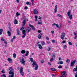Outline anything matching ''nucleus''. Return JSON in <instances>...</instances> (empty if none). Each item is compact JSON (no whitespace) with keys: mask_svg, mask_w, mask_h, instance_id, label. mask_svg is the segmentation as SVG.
<instances>
[{"mask_svg":"<svg viewBox=\"0 0 77 77\" xmlns=\"http://www.w3.org/2000/svg\"><path fill=\"white\" fill-rule=\"evenodd\" d=\"M75 39H77V35L75 36V37H74Z\"/></svg>","mask_w":77,"mask_h":77,"instance_id":"obj_61","label":"nucleus"},{"mask_svg":"<svg viewBox=\"0 0 77 77\" xmlns=\"http://www.w3.org/2000/svg\"><path fill=\"white\" fill-rule=\"evenodd\" d=\"M38 48H39V49H40L41 50H42L43 48L42 46V45L41 44H39L38 45Z\"/></svg>","mask_w":77,"mask_h":77,"instance_id":"obj_13","label":"nucleus"},{"mask_svg":"<svg viewBox=\"0 0 77 77\" xmlns=\"http://www.w3.org/2000/svg\"><path fill=\"white\" fill-rule=\"evenodd\" d=\"M9 69L10 70L9 73V74H11V73H14L13 72L14 71V69L12 68V67H11L9 68Z\"/></svg>","mask_w":77,"mask_h":77,"instance_id":"obj_2","label":"nucleus"},{"mask_svg":"<svg viewBox=\"0 0 77 77\" xmlns=\"http://www.w3.org/2000/svg\"><path fill=\"white\" fill-rule=\"evenodd\" d=\"M29 59H30V60L31 62H33V59L32 58H30Z\"/></svg>","mask_w":77,"mask_h":77,"instance_id":"obj_27","label":"nucleus"},{"mask_svg":"<svg viewBox=\"0 0 77 77\" xmlns=\"http://www.w3.org/2000/svg\"><path fill=\"white\" fill-rule=\"evenodd\" d=\"M1 77H6V75H5V74H3L2 75H1Z\"/></svg>","mask_w":77,"mask_h":77,"instance_id":"obj_37","label":"nucleus"},{"mask_svg":"<svg viewBox=\"0 0 77 77\" xmlns=\"http://www.w3.org/2000/svg\"><path fill=\"white\" fill-rule=\"evenodd\" d=\"M67 47V46H66V45H65L64 46V48H65V49H66Z\"/></svg>","mask_w":77,"mask_h":77,"instance_id":"obj_47","label":"nucleus"},{"mask_svg":"<svg viewBox=\"0 0 77 77\" xmlns=\"http://www.w3.org/2000/svg\"><path fill=\"white\" fill-rule=\"evenodd\" d=\"M38 69V65L35 66V70H37Z\"/></svg>","mask_w":77,"mask_h":77,"instance_id":"obj_29","label":"nucleus"},{"mask_svg":"<svg viewBox=\"0 0 77 77\" xmlns=\"http://www.w3.org/2000/svg\"><path fill=\"white\" fill-rule=\"evenodd\" d=\"M13 56L14 58H16V56H17V54H14Z\"/></svg>","mask_w":77,"mask_h":77,"instance_id":"obj_28","label":"nucleus"},{"mask_svg":"<svg viewBox=\"0 0 77 77\" xmlns=\"http://www.w3.org/2000/svg\"><path fill=\"white\" fill-rule=\"evenodd\" d=\"M31 2L32 3V5H33V3L34 2V0H32L31 1Z\"/></svg>","mask_w":77,"mask_h":77,"instance_id":"obj_43","label":"nucleus"},{"mask_svg":"<svg viewBox=\"0 0 77 77\" xmlns=\"http://www.w3.org/2000/svg\"><path fill=\"white\" fill-rule=\"evenodd\" d=\"M26 33H25L24 34L23 36H22V38H24L26 36Z\"/></svg>","mask_w":77,"mask_h":77,"instance_id":"obj_38","label":"nucleus"},{"mask_svg":"<svg viewBox=\"0 0 77 77\" xmlns=\"http://www.w3.org/2000/svg\"><path fill=\"white\" fill-rule=\"evenodd\" d=\"M9 30L10 32H12V29H11V28H10L9 29Z\"/></svg>","mask_w":77,"mask_h":77,"instance_id":"obj_55","label":"nucleus"},{"mask_svg":"<svg viewBox=\"0 0 77 77\" xmlns=\"http://www.w3.org/2000/svg\"><path fill=\"white\" fill-rule=\"evenodd\" d=\"M14 41V39L13 38H12L11 39V42H13Z\"/></svg>","mask_w":77,"mask_h":77,"instance_id":"obj_64","label":"nucleus"},{"mask_svg":"<svg viewBox=\"0 0 77 77\" xmlns=\"http://www.w3.org/2000/svg\"><path fill=\"white\" fill-rule=\"evenodd\" d=\"M54 13H56L57 12V5H56L55 6V9L54 10Z\"/></svg>","mask_w":77,"mask_h":77,"instance_id":"obj_10","label":"nucleus"},{"mask_svg":"<svg viewBox=\"0 0 77 77\" xmlns=\"http://www.w3.org/2000/svg\"><path fill=\"white\" fill-rule=\"evenodd\" d=\"M48 65H50H50H51V63H50L48 62Z\"/></svg>","mask_w":77,"mask_h":77,"instance_id":"obj_63","label":"nucleus"},{"mask_svg":"<svg viewBox=\"0 0 77 77\" xmlns=\"http://www.w3.org/2000/svg\"><path fill=\"white\" fill-rule=\"evenodd\" d=\"M3 32V30L2 29H0V35L2 34V33Z\"/></svg>","mask_w":77,"mask_h":77,"instance_id":"obj_21","label":"nucleus"},{"mask_svg":"<svg viewBox=\"0 0 77 77\" xmlns=\"http://www.w3.org/2000/svg\"><path fill=\"white\" fill-rule=\"evenodd\" d=\"M67 16L69 17V18L70 20H72V14L71 15V11H69L67 13Z\"/></svg>","mask_w":77,"mask_h":77,"instance_id":"obj_1","label":"nucleus"},{"mask_svg":"<svg viewBox=\"0 0 77 77\" xmlns=\"http://www.w3.org/2000/svg\"><path fill=\"white\" fill-rule=\"evenodd\" d=\"M35 21H37V19H38V16H35Z\"/></svg>","mask_w":77,"mask_h":77,"instance_id":"obj_34","label":"nucleus"},{"mask_svg":"<svg viewBox=\"0 0 77 77\" xmlns=\"http://www.w3.org/2000/svg\"><path fill=\"white\" fill-rule=\"evenodd\" d=\"M65 68H66V69H67V68H68V65H67V66H65Z\"/></svg>","mask_w":77,"mask_h":77,"instance_id":"obj_52","label":"nucleus"},{"mask_svg":"<svg viewBox=\"0 0 77 77\" xmlns=\"http://www.w3.org/2000/svg\"><path fill=\"white\" fill-rule=\"evenodd\" d=\"M33 12L35 15H37V14H38V10H37L34 9L33 10Z\"/></svg>","mask_w":77,"mask_h":77,"instance_id":"obj_5","label":"nucleus"},{"mask_svg":"<svg viewBox=\"0 0 77 77\" xmlns=\"http://www.w3.org/2000/svg\"><path fill=\"white\" fill-rule=\"evenodd\" d=\"M11 74V75H9V77H14V73H11V74Z\"/></svg>","mask_w":77,"mask_h":77,"instance_id":"obj_17","label":"nucleus"},{"mask_svg":"<svg viewBox=\"0 0 77 77\" xmlns=\"http://www.w3.org/2000/svg\"><path fill=\"white\" fill-rule=\"evenodd\" d=\"M44 62V60H42L41 61V63H43Z\"/></svg>","mask_w":77,"mask_h":77,"instance_id":"obj_57","label":"nucleus"},{"mask_svg":"<svg viewBox=\"0 0 77 77\" xmlns=\"http://www.w3.org/2000/svg\"><path fill=\"white\" fill-rule=\"evenodd\" d=\"M76 62V60H75L74 61H73L72 62H71L70 64V65L71 66H72L73 65H74V64H75V62Z\"/></svg>","mask_w":77,"mask_h":77,"instance_id":"obj_7","label":"nucleus"},{"mask_svg":"<svg viewBox=\"0 0 77 77\" xmlns=\"http://www.w3.org/2000/svg\"><path fill=\"white\" fill-rule=\"evenodd\" d=\"M46 39L47 40H49V38H48V37H46Z\"/></svg>","mask_w":77,"mask_h":77,"instance_id":"obj_62","label":"nucleus"},{"mask_svg":"<svg viewBox=\"0 0 77 77\" xmlns=\"http://www.w3.org/2000/svg\"><path fill=\"white\" fill-rule=\"evenodd\" d=\"M29 53V51H27L26 54H25V56H28V54Z\"/></svg>","mask_w":77,"mask_h":77,"instance_id":"obj_24","label":"nucleus"},{"mask_svg":"<svg viewBox=\"0 0 77 77\" xmlns=\"http://www.w3.org/2000/svg\"><path fill=\"white\" fill-rule=\"evenodd\" d=\"M24 29V27H23L22 28H21L20 30H23Z\"/></svg>","mask_w":77,"mask_h":77,"instance_id":"obj_48","label":"nucleus"},{"mask_svg":"<svg viewBox=\"0 0 77 77\" xmlns=\"http://www.w3.org/2000/svg\"><path fill=\"white\" fill-rule=\"evenodd\" d=\"M52 77H55V75L54 74H51Z\"/></svg>","mask_w":77,"mask_h":77,"instance_id":"obj_50","label":"nucleus"},{"mask_svg":"<svg viewBox=\"0 0 77 77\" xmlns=\"http://www.w3.org/2000/svg\"><path fill=\"white\" fill-rule=\"evenodd\" d=\"M51 62H52L53 61V58H51L50 60Z\"/></svg>","mask_w":77,"mask_h":77,"instance_id":"obj_51","label":"nucleus"},{"mask_svg":"<svg viewBox=\"0 0 77 77\" xmlns=\"http://www.w3.org/2000/svg\"><path fill=\"white\" fill-rule=\"evenodd\" d=\"M62 76H63L64 77V76H65V74H64V73H62L61 74Z\"/></svg>","mask_w":77,"mask_h":77,"instance_id":"obj_49","label":"nucleus"},{"mask_svg":"<svg viewBox=\"0 0 77 77\" xmlns=\"http://www.w3.org/2000/svg\"><path fill=\"white\" fill-rule=\"evenodd\" d=\"M21 53L22 54H24V53H26V51L25 50H22L21 51Z\"/></svg>","mask_w":77,"mask_h":77,"instance_id":"obj_22","label":"nucleus"},{"mask_svg":"<svg viewBox=\"0 0 77 77\" xmlns=\"http://www.w3.org/2000/svg\"><path fill=\"white\" fill-rule=\"evenodd\" d=\"M38 24H42V22H38Z\"/></svg>","mask_w":77,"mask_h":77,"instance_id":"obj_42","label":"nucleus"},{"mask_svg":"<svg viewBox=\"0 0 77 77\" xmlns=\"http://www.w3.org/2000/svg\"><path fill=\"white\" fill-rule=\"evenodd\" d=\"M7 33L8 36H11V32H10L9 31H8Z\"/></svg>","mask_w":77,"mask_h":77,"instance_id":"obj_18","label":"nucleus"},{"mask_svg":"<svg viewBox=\"0 0 77 77\" xmlns=\"http://www.w3.org/2000/svg\"><path fill=\"white\" fill-rule=\"evenodd\" d=\"M50 50H51V48H50V47H48V51H50Z\"/></svg>","mask_w":77,"mask_h":77,"instance_id":"obj_31","label":"nucleus"},{"mask_svg":"<svg viewBox=\"0 0 77 77\" xmlns=\"http://www.w3.org/2000/svg\"><path fill=\"white\" fill-rule=\"evenodd\" d=\"M28 29H27L26 30V31L27 32H30L31 30V28L29 27H28Z\"/></svg>","mask_w":77,"mask_h":77,"instance_id":"obj_15","label":"nucleus"},{"mask_svg":"<svg viewBox=\"0 0 77 77\" xmlns=\"http://www.w3.org/2000/svg\"><path fill=\"white\" fill-rule=\"evenodd\" d=\"M26 24V21L24 20L23 21L22 26H24Z\"/></svg>","mask_w":77,"mask_h":77,"instance_id":"obj_11","label":"nucleus"},{"mask_svg":"<svg viewBox=\"0 0 77 77\" xmlns=\"http://www.w3.org/2000/svg\"><path fill=\"white\" fill-rule=\"evenodd\" d=\"M51 71H56V69L53 68H51Z\"/></svg>","mask_w":77,"mask_h":77,"instance_id":"obj_23","label":"nucleus"},{"mask_svg":"<svg viewBox=\"0 0 77 77\" xmlns=\"http://www.w3.org/2000/svg\"><path fill=\"white\" fill-rule=\"evenodd\" d=\"M74 71H77L76 73H75V77H77V66H76V68H74L73 69Z\"/></svg>","mask_w":77,"mask_h":77,"instance_id":"obj_6","label":"nucleus"},{"mask_svg":"<svg viewBox=\"0 0 77 77\" xmlns=\"http://www.w3.org/2000/svg\"><path fill=\"white\" fill-rule=\"evenodd\" d=\"M28 9V8L27 6H26L25 7V9L26 10H27V9Z\"/></svg>","mask_w":77,"mask_h":77,"instance_id":"obj_45","label":"nucleus"},{"mask_svg":"<svg viewBox=\"0 0 77 77\" xmlns=\"http://www.w3.org/2000/svg\"><path fill=\"white\" fill-rule=\"evenodd\" d=\"M51 41H52V42H53V43H54L55 42V41H55V40H51Z\"/></svg>","mask_w":77,"mask_h":77,"instance_id":"obj_44","label":"nucleus"},{"mask_svg":"<svg viewBox=\"0 0 77 77\" xmlns=\"http://www.w3.org/2000/svg\"><path fill=\"white\" fill-rule=\"evenodd\" d=\"M39 18H38L39 20H41V19H42V18L40 16H39Z\"/></svg>","mask_w":77,"mask_h":77,"instance_id":"obj_58","label":"nucleus"},{"mask_svg":"<svg viewBox=\"0 0 77 77\" xmlns=\"http://www.w3.org/2000/svg\"><path fill=\"white\" fill-rule=\"evenodd\" d=\"M7 60L9 62H12V59L10 58H8L7 59Z\"/></svg>","mask_w":77,"mask_h":77,"instance_id":"obj_32","label":"nucleus"},{"mask_svg":"<svg viewBox=\"0 0 77 77\" xmlns=\"http://www.w3.org/2000/svg\"><path fill=\"white\" fill-rule=\"evenodd\" d=\"M1 72L2 73H4V74L5 73V71H4V69H3L2 70V71H1Z\"/></svg>","mask_w":77,"mask_h":77,"instance_id":"obj_46","label":"nucleus"},{"mask_svg":"<svg viewBox=\"0 0 77 77\" xmlns=\"http://www.w3.org/2000/svg\"><path fill=\"white\" fill-rule=\"evenodd\" d=\"M61 36V39L63 40V39L65 38V33L64 32L62 33Z\"/></svg>","mask_w":77,"mask_h":77,"instance_id":"obj_3","label":"nucleus"},{"mask_svg":"<svg viewBox=\"0 0 77 77\" xmlns=\"http://www.w3.org/2000/svg\"><path fill=\"white\" fill-rule=\"evenodd\" d=\"M74 35L75 36H77V33H76L75 32H74Z\"/></svg>","mask_w":77,"mask_h":77,"instance_id":"obj_56","label":"nucleus"},{"mask_svg":"<svg viewBox=\"0 0 77 77\" xmlns=\"http://www.w3.org/2000/svg\"><path fill=\"white\" fill-rule=\"evenodd\" d=\"M65 42H65V41L63 40V41L62 42V43L63 44H64V43H65Z\"/></svg>","mask_w":77,"mask_h":77,"instance_id":"obj_54","label":"nucleus"},{"mask_svg":"<svg viewBox=\"0 0 77 77\" xmlns=\"http://www.w3.org/2000/svg\"><path fill=\"white\" fill-rule=\"evenodd\" d=\"M52 26H56V27H57V28H60V27H61V24H60L59 25L58 24H56V23H53L52 24Z\"/></svg>","mask_w":77,"mask_h":77,"instance_id":"obj_4","label":"nucleus"},{"mask_svg":"<svg viewBox=\"0 0 77 77\" xmlns=\"http://www.w3.org/2000/svg\"><path fill=\"white\" fill-rule=\"evenodd\" d=\"M1 40L2 41H5L6 40L4 39L3 38H1Z\"/></svg>","mask_w":77,"mask_h":77,"instance_id":"obj_36","label":"nucleus"},{"mask_svg":"<svg viewBox=\"0 0 77 77\" xmlns=\"http://www.w3.org/2000/svg\"><path fill=\"white\" fill-rule=\"evenodd\" d=\"M17 35H20V32L18 31L17 32Z\"/></svg>","mask_w":77,"mask_h":77,"instance_id":"obj_60","label":"nucleus"},{"mask_svg":"<svg viewBox=\"0 0 77 77\" xmlns=\"http://www.w3.org/2000/svg\"><path fill=\"white\" fill-rule=\"evenodd\" d=\"M16 15L17 16H19V15H20V14L18 12H17L16 13Z\"/></svg>","mask_w":77,"mask_h":77,"instance_id":"obj_39","label":"nucleus"},{"mask_svg":"<svg viewBox=\"0 0 77 77\" xmlns=\"http://www.w3.org/2000/svg\"><path fill=\"white\" fill-rule=\"evenodd\" d=\"M58 68L60 69V68H62V66L61 65H60L58 66Z\"/></svg>","mask_w":77,"mask_h":77,"instance_id":"obj_41","label":"nucleus"},{"mask_svg":"<svg viewBox=\"0 0 77 77\" xmlns=\"http://www.w3.org/2000/svg\"><path fill=\"white\" fill-rule=\"evenodd\" d=\"M55 56H56V54H55V53H54L53 54L52 57L53 58H54V57H55Z\"/></svg>","mask_w":77,"mask_h":77,"instance_id":"obj_30","label":"nucleus"},{"mask_svg":"<svg viewBox=\"0 0 77 77\" xmlns=\"http://www.w3.org/2000/svg\"><path fill=\"white\" fill-rule=\"evenodd\" d=\"M4 42L5 44H8V43L6 42V40L5 41H4Z\"/></svg>","mask_w":77,"mask_h":77,"instance_id":"obj_53","label":"nucleus"},{"mask_svg":"<svg viewBox=\"0 0 77 77\" xmlns=\"http://www.w3.org/2000/svg\"><path fill=\"white\" fill-rule=\"evenodd\" d=\"M68 44L69 45H72V43H71V42H68Z\"/></svg>","mask_w":77,"mask_h":77,"instance_id":"obj_40","label":"nucleus"},{"mask_svg":"<svg viewBox=\"0 0 77 77\" xmlns=\"http://www.w3.org/2000/svg\"><path fill=\"white\" fill-rule=\"evenodd\" d=\"M23 34H25L26 33V30H23L22 31Z\"/></svg>","mask_w":77,"mask_h":77,"instance_id":"obj_33","label":"nucleus"},{"mask_svg":"<svg viewBox=\"0 0 77 77\" xmlns=\"http://www.w3.org/2000/svg\"><path fill=\"white\" fill-rule=\"evenodd\" d=\"M21 60V62L22 63V64H23V65H25V61H24V58H23Z\"/></svg>","mask_w":77,"mask_h":77,"instance_id":"obj_14","label":"nucleus"},{"mask_svg":"<svg viewBox=\"0 0 77 77\" xmlns=\"http://www.w3.org/2000/svg\"><path fill=\"white\" fill-rule=\"evenodd\" d=\"M15 24H18V21L17 20L15 19L14 22Z\"/></svg>","mask_w":77,"mask_h":77,"instance_id":"obj_19","label":"nucleus"},{"mask_svg":"<svg viewBox=\"0 0 77 77\" xmlns=\"http://www.w3.org/2000/svg\"><path fill=\"white\" fill-rule=\"evenodd\" d=\"M41 43L42 45H45V42L44 41L41 42Z\"/></svg>","mask_w":77,"mask_h":77,"instance_id":"obj_25","label":"nucleus"},{"mask_svg":"<svg viewBox=\"0 0 77 77\" xmlns=\"http://www.w3.org/2000/svg\"><path fill=\"white\" fill-rule=\"evenodd\" d=\"M57 17H58L62 18V16L60 15V14H57Z\"/></svg>","mask_w":77,"mask_h":77,"instance_id":"obj_26","label":"nucleus"},{"mask_svg":"<svg viewBox=\"0 0 77 77\" xmlns=\"http://www.w3.org/2000/svg\"><path fill=\"white\" fill-rule=\"evenodd\" d=\"M32 65L33 66H38V64H37V63H36V61H34L33 62V63L32 64Z\"/></svg>","mask_w":77,"mask_h":77,"instance_id":"obj_8","label":"nucleus"},{"mask_svg":"<svg viewBox=\"0 0 77 77\" xmlns=\"http://www.w3.org/2000/svg\"><path fill=\"white\" fill-rule=\"evenodd\" d=\"M20 74H22L23 73V67H21L20 68Z\"/></svg>","mask_w":77,"mask_h":77,"instance_id":"obj_12","label":"nucleus"},{"mask_svg":"<svg viewBox=\"0 0 77 77\" xmlns=\"http://www.w3.org/2000/svg\"><path fill=\"white\" fill-rule=\"evenodd\" d=\"M66 62H67V63H69V59H67L66 61Z\"/></svg>","mask_w":77,"mask_h":77,"instance_id":"obj_35","label":"nucleus"},{"mask_svg":"<svg viewBox=\"0 0 77 77\" xmlns=\"http://www.w3.org/2000/svg\"><path fill=\"white\" fill-rule=\"evenodd\" d=\"M29 27H31L32 28V30H35V27L33 26L31 24H29Z\"/></svg>","mask_w":77,"mask_h":77,"instance_id":"obj_9","label":"nucleus"},{"mask_svg":"<svg viewBox=\"0 0 77 77\" xmlns=\"http://www.w3.org/2000/svg\"><path fill=\"white\" fill-rule=\"evenodd\" d=\"M42 36V33H41L40 34H39L38 36V39H41Z\"/></svg>","mask_w":77,"mask_h":77,"instance_id":"obj_16","label":"nucleus"},{"mask_svg":"<svg viewBox=\"0 0 77 77\" xmlns=\"http://www.w3.org/2000/svg\"><path fill=\"white\" fill-rule=\"evenodd\" d=\"M63 64V62L62 61H59L57 63V64Z\"/></svg>","mask_w":77,"mask_h":77,"instance_id":"obj_20","label":"nucleus"},{"mask_svg":"<svg viewBox=\"0 0 77 77\" xmlns=\"http://www.w3.org/2000/svg\"><path fill=\"white\" fill-rule=\"evenodd\" d=\"M63 74H66V71H64L63 72Z\"/></svg>","mask_w":77,"mask_h":77,"instance_id":"obj_59","label":"nucleus"}]
</instances>
